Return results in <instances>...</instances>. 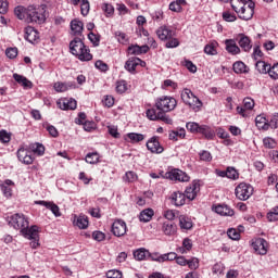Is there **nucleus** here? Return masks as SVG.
I'll return each mask as SVG.
<instances>
[{"label": "nucleus", "mask_w": 278, "mask_h": 278, "mask_svg": "<svg viewBox=\"0 0 278 278\" xmlns=\"http://www.w3.org/2000/svg\"><path fill=\"white\" fill-rule=\"evenodd\" d=\"M85 131H94L97 129V124L94 122L86 121L83 123Z\"/></svg>", "instance_id": "64"}, {"label": "nucleus", "mask_w": 278, "mask_h": 278, "mask_svg": "<svg viewBox=\"0 0 278 278\" xmlns=\"http://www.w3.org/2000/svg\"><path fill=\"white\" fill-rule=\"evenodd\" d=\"M223 18L227 23H233V22L237 21L236 14H233V13H231L229 11H226V12L223 13Z\"/></svg>", "instance_id": "59"}, {"label": "nucleus", "mask_w": 278, "mask_h": 278, "mask_svg": "<svg viewBox=\"0 0 278 278\" xmlns=\"http://www.w3.org/2000/svg\"><path fill=\"white\" fill-rule=\"evenodd\" d=\"M12 140V136L7 130L0 131V142H3V144H8Z\"/></svg>", "instance_id": "55"}, {"label": "nucleus", "mask_w": 278, "mask_h": 278, "mask_svg": "<svg viewBox=\"0 0 278 278\" xmlns=\"http://www.w3.org/2000/svg\"><path fill=\"white\" fill-rule=\"evenodd\" d=\"M177 138H186V129L180 128L169 134V140H177Z\"/></svg>", "instance_id": "40"}, {"label": "nucleus", "mask_w": 278, "mask_h": 278, "mask_svg": "<svg viewBox=\"0 0 278 278\" xmlns=\"http://www.w3.org/2000/svg\"><path fill=\"white\" fill-rule=\"evenodd\" d=\"M268 129H278V113H274L268 121Z\"/></svg>", "instance_id": "43"}, {"label": "nucleus", "mask_w": 278, "mask_h": 278, "mask_svg": "<svg viewBox=\"0 0 278 278\" xmlns=\"http://www.w3.org/2000/svg\"><path fill=\"white\" fill-rule=\"evenodd\" d=\"M29 149L35 153V155H45V146L41 143H31Z\"/></svg>", "instance_id": "37"}, {"label": "nucleus", "mask_w": 278, "mask_h": 278, "mask_svg": "<svg viewBox=\"0 0 278 278\" xmlns=\"http://www.w3.org/2000/svg\"><path fill=\"white\" fill-rule=\"evenodd\" d=\"M5 55L10 60H14V58H16V55H18V49H16V48H8L5 50Z\"/></svg>", "instance_id": "63"}, {"label": "nucleus", "mask_w": 278, "mask_h": 278, "mask_svg": "<svg viewBox=\"0 0 278 278\" xmlns=\"http://www.w3.org/2000/svg\"><path fill=\"white\" fill-rule=\"evenodd\" d=\"M46 129L52 138H58L60 136L58 128H55V126H53L51 124H46Z\"/></svg>", "instance_id": "52"}, {"label": "nucleus", "mask_w": 278, "mask_h": 278, "mask_svg": "<svg viewBox=\"0 0 278 278\" xmlns=\"http://www.w3.org/2000/svg\"><path fill=\"white\" fill-rule=\"evenodd\" d=\"M88 38H89L90 42L93 43V47H99V45L101 42V36L100 35H97L94 33H89Z\"/></svg>", "instance_id": "51"}, {"label": "nucleus", "mask_w": 278, "mask_h": 278, "mask_svg": "<svg viewBox=\"0 0 278 278\" xmlns=\"http://www.w3.org/2000/svg\"><path fill=\"white\" fill-rule=\"evenodd\" d=\"M213 210L219 216H233L235 214L233 210L226 204H218Z\"/></svg>", "instance_id": "22"}, {"label": "nucleus", "mask_w": 278, "mask_h": 278, "mask_svg": "<svg viewBox=\"0 0 278 278\" xmlns=\"http://www.w3.org/2000/svg\"><path fill=\"white\" fill-rule=\"evenodd\" d=\"M17 160L22 162V164H34V157L31 156V152H29L25 148H20L17 150Z\"/></svg>", "instance_id": "15"}, {"label": "nucleus", "mask_w": 278, "mask_h": 278, "mask_svg": "<svg viewBox=\"0 0 278 278\" xmlns=\"http://www.w3.org/2000/svg\"><path fill=\"white\" fill-rule=\"evenodd\" d=\"M182 66H186L189 73H197V65H194V63L188 59L182 61Z\"/></svg>", "instance_id": "49"}, {"label": "nucleus", "mask_w": 278, "mask_h": 278, "mask_svg": "<svg viewBox=\"0 0 278 278\" xmlns=\"http://www.w3.org/2000/svg\"><path fill=\"white\" fill-rule=\"evenodd\" d=\"M74 225L78 227V229H88V216L86 215H75L74 216Z\"/></svg>", "instance_id": "24"}, {"label": "nucleus", "mask_w": 278, "mask_h": 278, "mask_svg": "<svg viewBox=\"0 0 278 278\" xmlns=\"http://www.w3.org/2000/svg\"><path fill=\"white\" fill-rule=\"evenodd\" d=\"M8 223L10 227H13L16 231H21L22 236H27L29 232V219L24 214L15 213L11 215Z\"/></svg>", "instance_id": "3"}, {"label": "nucleus", "mask_w": 278, "mask_h": 278, "mask_svg": "<svg viewBox=\"0 0 278 278\" xmlns=\"http://www.w3.org/2000/svg\"><path fill=\"white\" fill-rule=\"evenodd\" d=\"M126 137L130 142H142L144 140V135L138 132H128Z\"/></svg>", "instance_id": "39"}, {"label": "nucleus", "mask_w": 278, "mask_h": 278, "mask_svg": "<svg viewBox=\"0 0 278 278\" xmlns=\"http://www.w3.org/2000/svg\"><path fill=\"white\" fill-rule=\"evenodd\" d=\"M167 179H170L172 181H190V176L186 174V172L180 169H173L166 174Z\"/></svg>", "instance_id": "10"}, {"label": "nucleus", "mask_w": 278, "mask_h": 278, "mask_svg": "<svg viewBox=\"0 0 278 278\" xmlns=\"http://www.w3.org/2000/svg\"><path fill=\"white\" fill-rule=\"evenodd\" d=\"M249 3H253L251 0H230V5L235 12H240L242 8L249 5Z\"/></svg>", "instance_id": "27"}, {"label": "nucleus", "mask_w": 278, "mask_h": 278, "mask_svg": "<svg viewBox=\"0 0 278 278\" xmlns=\"http://www.w3.org/2000/svg\"><path fill=\"white\" fill-rule=\"evenodd\" d=\"M263 143L266 149H275V147H277V142H275V139L270 137L264 138Z\"/></svg>", "instance_id": "53"}, {"label": "nucleus", "mask_w": 278, "mask_h": 278, "mask_svg": "<svg viewBox=\"0 0 278 278\" xmlns=\"http://www.w3.org/2000/svg\"><path fill=\"white\" fill-rule=\"evenodd\" d=\"M267 219L269 223H275L278 220V206L274 207L269 213H267Z\"/></svg>", "instance_id": "50"}, {"label": "nucleus", "mask_w": 278, "mask_h": 278, "mask_svg": "<svg viewBox=\"0 0 278 278\" xmlns=\"http://www.w3.org/2000/svg\"><path fill=\"white\" fill-rule=\"evenodd\" d=\"M85 160L87 164H97L99 162V153L97 152L88 153Z\"/></svg>", "instance_id": "44"}, {"label": "nucleus", "mask_w": 278, "mask_h": 278, "mask_svg": "<svg viewBox=\"0 0 278 278\" xmlns=\"http://www.w3.org/2000/svg\"><path fill=\"white\" fill-rule=\"evenodd\" d=\"M112 233L116 238H121L127 233V224L123 219H116L112 224Z\"/></svg>", "instance_id": "9"}, {"label": "nucleus", "mask_w": 278, "mask_h": 278, "mask_svg": "<svg viewBox=\"0 0 278 278\" xmlns=\"http://www.w3.org/2000/svg\"><path fill=\"white\" fill-rule=\"evenodd\" d=\"M71 29L74 34V36H81L84 31V22L75 18L71 22Z\"/></svg>", "instance_id": "25"}, {"label": "nucleus", "mask_w": 278, "mask_h": 278, "mask_svg": "<svg viewBox=\"0 0 278 278\" xmlns=\"http://www.w3.org/2000/svg\"><path fill=\"white\" fill-rule=\"evenodd\" d=\"M115 90H116V92H118V94H123V93L127 92V81L126 80H117Z\"/></svg>", "instance_id": "41"}, {"label": "nucleus", "mask_w": 278, "mask_h": 278, "mask_svg": "<svg viewBox=\"0 0 278 278\" xmlns=\"http://www.w3.org/2000/svg\"><path fill=\"white\" fill-rule=\"evenodd\" d=\"M92 238L96 242H103L105 240V233L99 230L92 232Z\"/></svg>", "instance_id": "62"}, {"label": "nucleus", "mask_w": 278, "mask_h": 278, "mask_svg": "<svg viewBox=\"0 0 278 278\" xmlns=\"http://www.w3.org/2000/svg\"><path fill=\"white\" fill-rule=\"evenodd\" d=\"M80 12L83 16H88L90 12V2L88 0H81Z\"/></svg>", "instance_id": "47"}, {"label": "nucleus", "mask_w": 278, "mask_h": 278, "mask_svg": "<svg viewBox=\"0 0 278 278\" xmlns=\"http://www.w3.org/2000/svg\"><path fill=\"white\" fill-rule=\"evenodd\" d=\"M228 179H239L240 174L238 173V169L235 167H227V176Z\"/></svg>", "instance_id": "45"}, {"label": "nucleus", "mask_w": 278, "mask_h": 278, "mask_svg": "<svg viewBox=\"0 0 278 278\" xmlns=\"http://www.w3.org/2000/svg\"><path fill=\"white\" fill-rule=\"evenodd\" d=\"M71 88H74L73 84H66V83H55L54 84V90L56 92H66V90H71Z\"/></svg>", "instance_id": "35"}, {"label": "nucleus", "mask_w": 278, "mask_h": 278, "mask_svg": "<svg viewBox=\"0 0 278 278\" xmlns=\"http://www.w3.org/2000/svg\"><path fill=\"white\" fill-rule=\"evenodd\" d=\"M232 70L235 71V73H237V75H240L242 73H249V67L242 61L235 62L232 65Z\"/></svg>", "instance_id": "32"}, {"label": "nucleus", "mask_w": 278, "mask_h": 278, "mask_svg": "<svg viewBox=\"0 0 278 278\" xmlns=\"http://www.w3.org/2000/svg\"><path fill=\"white\" fill-rule=\"evenodd\" d=\"M235 12L242 21H251V18H253V14H255V3L249 2V4L242 7L241 10Z\"/></svg>", "instance_id": "7"}, {"label": "nucleus", "mask_w": 278, "mask_h": 278, "mask_svg": "<svg viewBox=\"0 0 278 278\" xmlns=\"http://www.w3.org/2000/svg\"><path fill=\"white\" fill-rule=\"evenodd\" d=\"M147 255H149V251L144 248L138 249L134 252V257L138 262H142V260H147Z\"/></svg>", "instance_id": "34"}, {"label": "nucleus", "mask_w": 278, "mask_h": 278, "mask_svg": "<svg viewBox=\"0 0 278 278\" xmlns=\"http://www.w3.org/2000/svg\"><path fill=\"white\" fill-rule=\"evenodd\" d=\"M255 67H256V71H258V73L266 75V73H268V71L270 68V64H268L264 61H257L255 64Z\"/></svg>", "instance_id": "36"}, {"label": "nucleus", "mask_w": 278, "mask_h": 278, "mask_svg": "<svg viewBox=\"0 0 278 278\" xmlns=\"http://www.w3.org/2000/svg\"><path fill=\"white\" fill-rule=\"evenodd\" d=\"M156 36L159 40H170V38L175 37V30L170 29L168 26L163 25L156 29Z\"/></svg>", "instance_id": "11"}, {"label": "nucleus", "mask_w": 278, "mask_h": 278, "mask_svg": "<svg viewBox=\"0 0 278 278\" xmlns=\"http://www.w3.org/2000/svg\"><path fill=\"white\" fill-rule=\"evenodd\" d=\"M27 240H31L30 247L31 249H38L40 247V235L38 230V226L34 225L29 228V232L24 236Z\"/></svg>", "instance_id": "8"}, {"label": "nucleus", "mask_w": 278, "mask_h": 278, "mask_svg": "<svg viewBox=\"0 0 278 278\" xmlns=\"http://www.w3.org/2000/svg\"><path fill=\"white\" fill-rule=\"evenodd\" d=\"M155 108L159 112H173L177 108V100L173 97L163 96L156 99Z\"/></svg>", "instance_id": "5"}, {"label": "nucleus", "mask_w": 278, "mask_h": 278, "mask_svg": "<svg viewBox=\"0 0 278 278\" xmlns=\"http://www.w3.org/2000/svg\"><path fill=\"white\" fill-rule=\"evenodd\" d=\"M186 127L191 134H199L201 125H199L197 122H188Z\"/></svg>", "instance_id": "46"}, {"label": "nucleus", "mask_w": 278, "mask_h": 278, "mask_svg": "<svg viewBox=\"0 0 278 278\" xmlns=\"http://www.w3.org/2000/svg\"><path fill=\"white\" fill-rule=\"evenodd\" d=\"M108 278H123V271L118 269H111L106 273Z\"/></svg>", "instance_id": "61"}, {"label": "nucleus", "mask_w": 278, "mask_h": 278, "mask_svg": "<svg viewBox=\"0 0 278 278\" xmlns=\"http://www.w3.org/2000/svg\"><path fill=\"white\" fill-rule=\"evenodd\" d=\"M168 41L165 43L166 49H177V47L179 46V39L177 38H170L167 39Z\"/></svg>", "instance_id": "58"}, {"label": "nucleus", "mask_w": 278, "mask_h": 278, "mask_svg": "<svg viewBox=\"0 0 278 278\" xmlns=\"http://www.w3.org/2000/svg\"><path fill=\"white\" fill-rule=\"evenodd\" d=\"M14 14L20 21H24L25 23H36L37 25H42V23L47 21V9L45 5H20L15 8Z\"/></svg>", "instance_id": "1"}, {"label": "nucleus", "mask_w": 278, "mask_h": 278, "mask_svg": "<svg viewBox=\"0 0 278 278\" xmlns=\"http://www.w3.org/2000/svg\"><path fill=\"white\" fill-rule=\"evenodd\" d=\"M38 38H40V34L38 33V30H36V28L31 26H27L25 28V40L34 45V42H36Z\"/></svg>", "instance_id": "20"}, {"label": "nucleus", "mask_w": 278, "mask_h": 278, "mask_svg": "<svg viewBox=\"0 0 278 278\" xmlns=\"http://www.w3.org/2000/svg\"><path fill=\"white\" fill-rule=\"evenodd\" d=\"M154 214H155V212L153 211V208H146V210L141 211V213L139 215V220L141 223H149L153 218Z\"/></svg>", "instance_id": "29"}, {"label": "nucleus", "mask_w": 278, "mask_h": 278, "mask_svg": "<svg viewBox=\"0 0 278 278\" xmlns=\"http://www.w3.org/2000/svg\"><path fill=\"white\" fill-rule=\"evenodd\" d=\"M198 134H201L202 136H204V138H206V140H214V137L216 136L214 130L211 129L210 126H207V125H201L198 130Z\"/></svg>", "instance_id": "26"}, {"label": "nucleus", "mask_w": 278, "mask_h": 278, "mask_svg": "<svg viewBox=\"0 0 278 278\" xmlns=\"http://www.w3.org/2000/svg\"><path fill=\"white\" fill-rule=\"evenodd\" d=\"M162 231L165 236H175L177 233V225L173 224V222H164Z\"/></svg>", "instance_id": "23"}, {"label": "nucleus", "mask_w": 278, "mask_h": 278, "mask_svg": "<svg viewBox=\"0 0 278 278\" xmlns=\"http://www.w3.org/2000/svg\"><path fill=\"white\" fill-rule=\"evenodd\" d=\"M48 210L52 212V214L58 218L62 216V213H60V206H58L55 203L50 202Z\"/></svg>", "instance_id": "57"}, {"label": "nucleus", "mask_w": 278, "mask_h": 278, "mask_svg": "<svg viewBox=\"0 0 278 278\" xmlns=\"http://www.w3.org/2000/svg\"><path fill=\"white\" fill-rule=\"evenodd\" d=\"M268 75L271 79H278V63L273 66L269 65Z\"/></svg>", "instance_id": "56"}, {"label": "nucleus", "mask_w": 278, "mask_h": 278, "mask_svg": "<svg viewBox=\"0 0 278 278\" xmlns=\"http://www.w3.org/2000/svg\"><path fill=\"white\" fill-rule=\"evenodd\" d=\"M216 47H218L217 42H211L204 47V53L206 55H216L218 51L216 50Z\"/></svg>", "instance_id": "38"}, {"label": "nucleus", "mask_w": 278, "mask_h": 278, "mask_svg": "<svg viewBox=\"0 0 278 278\" xmlns=\"http://www.w3.org/2000/svg\"><path fill=\"white\" fill-rule=\"evenodd\" d=\"M235 194L240 201H247L253 195V187L247 182H241L236 187Z\"/></svg>", "instance_id": "6"}, {"label": "nucleus", "mask_w": 278, "mask_h": 278, "mask_svg": "<svg viewBox=\"0 0 278 278\" xmlns=\"http://www.w3.org/2000/svg\"><path fill=\"white\" fill-rule=\"evenodd\" d=\"M60 110H77V100L75 99H62L56 102Z\"/></svg>", "instance_id": "18"}, {"label": "nucleus", "mask_w": 278, "mask_h": 278, "mask_svg": "<svg viewBox=\"0 0 278 278\" xmlns=\"http://www.w3.org/2000/svg\"><path fill=\"white\" fill-rule=\"evenodd\" d=\"M239 46L243 51H251L252 46H251V39L244 35L239 36Z\"/></svg>", "instance_id": "31"}, {"label": "nucleus", "mask_w": 278, "mask_h": 278, "mask_svg": "<svg viewBox=\"0 0 278 278\" xmlns=\"http://www.w3.org/2000/svg\"><path fill=\"white\" fill-rule=\"evenodd\" d=\"M252 247L258 255H266L268 253V241H266L264 238L256 239Z\"/></svg>", "instance_id": "12"}, {"label": "nucleus", "mask_w": 278, "mask_h": 278, "mask_svg": "<svg viewBox=\"0 0 278 278\" xmlns=\"http://www.w3.org/2000/svg\"><path fill=\"white\" fill-rule=\"evenodd\" d=\"M146 115L149 121H160V112H157L155 109L147 110Z\"/></svg>", "instance_id": "42"}, {"label": "nucleus", "mask_w": 278, "mask_h": 278, "mask_svg": "<svg viewBox=\"0 0 278 278\" xmlns=\"http://www.w3.org/2000/svg\"><path fill=\"white\" fill-rule=\"evenodd\" d=\"M102 10L106 16H114V7L110 3H103Z\"/></svg>", "instance_id": "54"}, {"label": "nucleus", "mask_w": 278, "mask_h": 278, "mask_svg": "<svg viewBox=\"0 0 278 278\" xmlns=\"http://www.w3.org/2000/svg\"><path fill=\"white\" fill-rule=\"evenodd\" d=\"M137 66H147V63L139 58H131L125 63V68L128 73H136Z\"/></svg>", "instance_id": "16"}, {"label": "nucleus", "mask_w": 278, "mask_h": 278, "mask_svg": "<svg viewBox=\"0 0 278 278\" xmlns=\"http://www.w3.org/2000/svg\"><path fill=\"white\" fill-rule=\"evenodd\" d=\"M70 51L72 55H75L80 60V62H90L92 60V54L90 53V49L86 47L84 41L79 38H75L70 43Z\"/></svg>", "instance_id": "2"}, {"label": "nucleus", "mask_w": 278, "mask_h": 278, "mask_svg": "<svg viewBox=\"0 0 278 278\" xmlns=\"http://www.w3.org/2000/svg\"><path fill=\"white\" fill-rule=\"evenodd\" d=\"M128 53L129 55H143L144 53H149V46L132 45L128 47Z\"/></svg>", "instance_id": "21"}, {"label": "nucleus", "mask_w": 278, "mask_h": 278, "mask_svg": "<svg viewBox=\"0 0 278 278\" xmlns=\"http://www.w3.org/2000/svg\"><path fill=\"white\" fill-rule=\"evenodd\" d=\"M148 151L151 153H156L160 155V153H164V147L160 144V140H157L156 137H152L146 144Z\"/></svg>", "instance_id": "14"}, {"label": "nucleus", "mask_w": 278, "mask_h": 278, "mask_svg": "<svg viewBox=\"0 0 278 278\" xmlns=\"http://www.w3.org/2000/svg\"><path fill=\"white\" fill-rule=\"evenodd\" d=\"M179 227L180 229H192V219L186 216H180L179 217Z\"/></svg>", "instance_id": "33"}, {"label": "nucleus", "mask_w": 278, "mask_h": 278, "mask_svg": "<svg viewBox=\"0 0 278 278\" xmlns=\"http://www.w3.org/2000/svg\"><path fill=\"white\" fill-rule=\"evenodd\" d=\"M13 79L24 88V90H31L34 88V83L27 79V77L20 75L17 73L13 74Z\"/></svg>", "instance_id": "17"}, {"label": "nucleus", "mask_w": 278, "mask_h": 278, "mask_svg": "<svg viewBox=\"0 0 278 278\" xmlns=\"http://www.w3.org/2000/svg\"><path fill=\"white\" fill-rule=\"evenodd\" d=\"M201 190V185L199 181L194 180L185 191V197L188 201H194L197 199V193Z\"/></svg>", "instance_id": "13"}, {"label": "nucleus", "mask_w": 278, "mask_h": 278, "mask_svg": "<svg viewBox=\"0 0 278 278\" xmlns=\"http://www.w3.org/2000/svg\"><path fill=\"white\" fill-rule=\"evenodd\" d=\"M199 156L202 162H212V153H210L207 150L201 151Z\"/></svg>", "instance_id": "60"}, {"label": "nucleus", "mask_w": 278, "mask_h": 278, "mask_svg": "<svg viewBox=\"0 0 278 278\" xmlns=\"http://www.w3.org/2000/svg\"><path fill=\"white\" fill-rule=\"evenodd\" d=\"M124 181H127L128 184H134V181H138V175L134 172H126Z\"/></svg>", "instance_id": "48"}, {"label": "nucleus", "mask_w": 278, "mask_h": 278, "mask_svg": "<svg viewBox=\"0 0 278 278\" xmlns=\"http://www.w3.org/2000/svg\"><path fill=\"white\" fill-rule=\"evenodd\" d=\"M181 99L193 112H200L201 108H203V102L188 88L181 91Z\"/></svg>", "instance_id": "4"}, {"label": "nucleus", "mask_w": 278, "mask_h": 278, "mask_svg": "<svg viewBox=\"0 0 278 278\" xmlns=\"http://www.w3.org/2000/svg\"><path fill=\"white\" fill-rule=\"evenodd\" d=\"M172 203L176 207H181L182 205H186V194L180 191H175L170 195Z\"/></svg>", "instance_id": "19"}, {"label": "nucleus", "mask_w": 278, "mask_h": 278, "mask_svg": "<svg viewBox=\"0 0 278 278\" xmlns=\"http://www.w3.org/2000/svg\"><path fill=\"white\" fill-rule=\"evenodd\" d=\"M255 123L257 129H263V131H268V119L265 116L258 115L255 117Z\"/></svg>", "instance_id": "30"}, {"label": "nucleus", "mask_w": 278, "mask_h": 278, "mask_svg": "<svg viewBox=\"0 0 278 278\" xmlns=\"http://www.w3.org/2000/svg\"><path fill=\"white\" fill-rule=\"evenodd\" d=\"M226 51H228V53H231V55H238V53H240V47L236 45V41H233V39H227Z\"/></svg>", "instance_id": "28"}]
</instances>
